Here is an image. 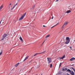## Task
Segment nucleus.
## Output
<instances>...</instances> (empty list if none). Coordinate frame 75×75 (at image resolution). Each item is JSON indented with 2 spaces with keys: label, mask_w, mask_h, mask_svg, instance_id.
<instances>
[{
  "label": "nucleus",
  "mask_w": 75,
  "mask_h": 75,
  "mask_svg": "<svg viewBox=\"0 0 75 75\" xmlns=\"http://www.w3.org/2000/svg\"><path fill=\"white\" fill-rule=\"evenodd\" d=\"M45 52H46V51H45L44 52H43L40 53H41V54H42L43 53H44Z\"/></svg>",
  "instance_id": "obj_30"
},
{
  "label": "nucleus",
  "mask_w": 75,
  "mask_h": 75,
  "mask_svg": "<svg viewBox=\"0 0 75 75\" xmlns=\"http://www.w3.org/2000/svg\"><path fill=\"white\" fill-rule=\"evenodd\" d=\"M11 5V4H9V6H10V5Z\"/></svg>",
  "instance_id": "obj_38"
},
{
  "label": "nucleus",
  "mask_w": 75,
  "mask_h": 75,
  "mask_svg": "<svg viewBox=\"0 0 75 75\" xmlns=\"http://www.w3.org/2000/svg\"><path fill=\"white\" fill-rule=\"evenodd\" d=\"M53 28V27H52L51 28Z\"/></svg>",
  "instance_id": "obj_43"
},
{
  "label": "nucleus",
  "mask_w": 75,
  "mask_h": 75,
  "mask_svg": "<svg viewBox=\"0 0 75 75\" xmlns=\"http://www.w3.org/2000/svg\"><path fill=\"white\" fill-rule=\"evenodd\" d=\"M69 48L70 49V50H72V47H71V46Z\"/></svg>",
  "instance_id": "obj_27"
},
{
  "label": "nucleus",
  "mask_w": 75,
  "mask_h": 75,
  "mask_svg": "<svg viewBox=\"0 0 75 75\" xmlns=\"http://www.w3.org/2000/svg\"><path fill=\"white\" fill-rule=\"evenodd\" d=\"M20 40L21 41V42H23V39H22V38H21V36L20 37Z\"/></svg>",
  "instance_id": "obj_12"
},
{
  "label": "nucleus",
  "mask_w": 75,
  "mask_h": 75,
  "mask_svg": "<svg viewBox=\"0 0 75 75\" xmlns=\"http://www.w3.org/2000/svg\"><path fill=\"white\" fill-rule=\"evenodd\" d=\"M65 71H67V68H65Z\"/></svg>",
  "instance_id": "obj_33"
},
{
  "label": "nucleus",
  "mask_w": 75,
  "mask_h": 75,
  "mask_svg": "<svg viewBox=\"0 0 75 75\" xmlns=\"http://www.w3.org/2000/svg\"><path fill=\"white\" fill-rule=\"evenodd\" d=\"M3 5H2L0 7V11L3 8Z\"/></svg>",
  "instance_id": "obj_10"
},
{
  "label": "nucleus",
  "mask_w": 75,
  "mask_h": 75,
  "mask_svg": "<svg viewBox=\"0 0 75 75\" xmlns=\"http://www.w3.org/2000/svg\"><path fill=\"white\" fill-rule=\"evenodd\" d=\"M35 56V54H34L33 56V57H34Z\"/></svg>",
  "instance_id": "obj_40"
},
{
  "label": "nucleus",
  "mask_w": 75,
  "mask_h": 75,
  "mask_svg": "<svg viewBox=\"0 0 75 75\" xmlns=\"http://www.w3.org/2000/svg\"><path fill=\"white\" fill-rule=\"evenodd\" d=\"M1 54H2V52H1L0 53V55H1Z\"/></svg>",
  "instance_id": "obj_29"
},
{
  "label": "nucleus",
  "mask_w": 75,
  "mask_h": 75,
  "mask_svg": "<svg viewBox=\"0 0 75 75\" xmlns=\"http://www.w3.org/2000/svg\"><path fill=\"white\" fill-rule=\"evenodd\" d=\"M71 10H72V9H71Z\"/></svg>",
  "instance_id": "obj_46"
},
{
  "label": "nucleus",
  "mask_w": 75,
  "mask_h": 75,
  "mask_svg": "<svg viewBox=\"0 0 75 75\" xmlns=\"http://www.w3.org/2000/svg\"><path fill=\"white\" fill-rule=\"evenodd\" d=\"M58 24V23H57V24L56 25H54L52 27H55V26H56V25H57Z\"/></svg>",
  "instance_id": "obj_25"
},
{
  "label": "nucleus",
  "mask_w": 75,
  "mask_h": 75,
  "mask_svg": "<svg viewBox=\"0 0 75 75\" xmlns=\"http://www.w3.org/2000/svg\"><path fill=\"white\" fill-rule=\"evenodd\" d=\"M15 6H16V5H14L13 6V8H12L13 9V8H14V7H15Z\"/></svg>",
  "instance_id": "obj_24"
},
{
  "label": "nucleus",
  "mask_w": 75,
  "mask_h": 75,
  "mask_svg": "<svg viewBox=\"0 0 75 75\" xmlns=\"http://www.w3.org/2000/svg\"><path fill=\"white\" fill-rule=\"evenodd\" d=\"M11 7V6H10V5H9L8 7V8H10V7Z\"/></svg>",
  "instance_id": "obj_28"
},
{
  "label": "nucleus",
  "mask_w": 75,
  "mask_h": 75,
  "mask_svg": "<svg viewBox=\"0 0 75 75\" xmlns=\"http://www.w3.org/2000/svg\"><path fill=\"white\" fill-rule=\"evenodd\" d=\"M58 0H56V1H58Z\"/></svg>",
  "instance_id": "obj_37"
},
{
  "label": "nucleus",
  "mask_w": 75,
  "mask_h": 75,
  "mask_svg": "<svg viewBox=\"0 0 75 75\" xmlns=\"http://www.w3.org/2000/svg\"><path fill=\"white\" fill-rule=\"evenodd\" d=\"M67 75H70V74H67Z\"/></svg>",
  "instance_id": "obj_41"
},
{
  "label": "nucleus",
  "mask_w": 75,
  "mask_h": 75,
  "mask_svg": "<svg viewBox=\"0 0 75 75\" xmlns=\"http://www.w3.org/2000/svg\"><path fill=\"white\" fill-rule=\"evenodd\" d=\"M34 67H33L32 68H31V71H33V70H34Z\"/></svg>",
  "instance_id": "obj_17"
},
{
  "label": "nucleus",
  "mask_w": 75,
  "mask_h": 75,
  "mask_svg": "<svg viewBox=\"0 0 75 75\" xmlns=\"http://www.w3.org/2000/svg\"><path fill=\"white\" fill-rule=\"evenodd\" d=\"M69 8V7H68V8Z\"/></svg>",
  "instance_id": "obj_45"
},
{
  "label": "nucleus",
  "mask_w": 75,
  "mask_h": 75,
  "mask_svg": "<svg viewBox=\"0 0 75 75\" xmlns=\"http://www.w3.org/2000/svg\"><path fill=\"white\" fill-rule=\"evenodd\" d=\"M20 40L21 41V42H23V39H22V38H21V36L20 37Z\"/></svg>",
  "instance_id": "obj_11"
},
{
  "label": "nucleus",
  "mask_w": 75,
  "mask_h": 75,
  "mask_svg": "<svg viewBox=\"0 0 75 75\" xmlns=\"http://www.w3.org/2000/svg\"><path fill=\"white\" fill-rule=\"evenodd\" d=\"M18 65H19V63H17V64H16L15 65V66L16 67H17V66H18Z\"/></svg>",
  "instance_id": "obj_16"
},
{
  "label": "nucleus",
  "mask_w": 75,
  "mask_h": 75,
  "mask_svg": "<svg viewBox=\"0 0 75 75\" xmlns=\"http://www.w3.org/2000/svg\"><path fill=\"white\" fill-rule=\"evenodd\" d=\"M4 38H2L0 40V41H3V40H4Z\"/></svg>",
  "instance_id": "obj_20"
},
{
  "label": "nucleus",
  "mask_w": 75,
  "mask_h": 75,
  "mask_svg": "<svg viewBox=\"0 0 75 75\" xmlns=\"http://www.w3.org/2000/svg\"><path fill=\"white\" fill-rule=\"evenodd\" d=\"M7 37V34L5 33L4 35H3L2 36L3 38H5L6 37Z\"/></svg>",
  "instance_id": "obj_5"
},
{
  "label": "nucleus",
  "mask_w": 75,
  "mask_h": 75,
  "mask_svg": "<svg viewBox=\"0 0 75 75\" xmlns=\"http://www.w3.org/2000/svg\"><path fill=\"white\" fill-rule=\"evenodd\" d=\"M54 18V17L52 16V19H53V18Z\"/></svg>",
  "instance_id": "obj_36"
},
{
  "label": "nucleus",
  "mask_w": 75,
  "mask_h": 75,
  "mask_svg": "<svg viewBox=\"0 0 75 75\" xmlns=\"http://www.w3.org/2000/svg\"><path fill=\"white\" fill-rule=\"evenodd\" d=\"M65 57V55H64L62 57V59H63Z\"/></svg>",
  "instance_id": "obj_15"
},
{
  "label": "nucleus",
  "mask_w": 75,
  "mask_h": 75,
  "mask_svg": "<svg viewBox=\"0 0 75 75\" xmlns=\"http://www.w3.org/2000/svg\"><path fill=\"white\" fill-rule=\"evenodd\" d=\"M47 62L48 64H50V63H51V62H52V60H51V58L50 57H47Z\"/></svg>",
  "instance_id": "obj_2"
},
{
  "label": "nucleus",
  "mask_w": 75,
  "mask_h": 75,
  "mask_svg": "<svg viewBox=\"0 0 75 75\" xmlns=\"http://www.w3.org/2000/svg\"><path fill=\"white\" fill-rule=\"evenodd\" d=\"M35 5L33 6L32 7V8L34 9V8H35Z\"/></svg>",
  "instance_id": "obj_21"
},
{
  "label": "nucleus",
  "mask_w": 75,
  "mask_h": 75,
  "mask_svg": "<svg viewBox=\"0 0 75 75\" xmlns=\"http://www.w3.org/2000/svg\"><path fill=\"white\" fill-rule=\"evenodd\" d=\"M70 68L71 69H72L74 71V72H75V69H74V68L73 67H70Z\"/></svg>",
  "instance_id": "obj_14"
},
{
  "label": "nucleus",
  "mask_w": 75,
  "mask_h": 75,
  "mask_svg": "<svg viewBox=\"0 0 75 75\" xmlns=\"http://www.w3.org/2000/svg\"><path fill=\"white\" fill-rule=\"evenodd\" d=\"M74 42H75V40L74 41Z\"/></svg>",
  "instance_id": "obj_44"
},
{
  "label": "nucleus",
  "mask_w": 75,
  "mask_h": 75,
  "mask_svg": "<svg viewBox=\"0 0 75 75\" xmlns=\"http://www.w3.org/2000/svg\"><path fill=\"white\" fill-rule=\"evenodd\" d=\"M71 10H69L67 11L65 13H67V14H68V13H71Z\"/></svg>",
  "instance_id": "obj_8"
},
{
  "label": "nucleus",
  "mask_w": 75,
  "mask_h": 75,
  "mask_svg": "<svg viewBox=\"0 0 75 75\" xmlns=\"http://www.w3.org/2000/svg\"><path fill=\"white\" fill-rule=\"evenodd\" d=\"M70 74H71L72 75H75V74L73 71H72L71 73Z\"/></svg>",
  "instance_id": "obj_9"
},
{
  "label": "nucleus",
  "mask_w": 75,
  "mask_h": 75,
  "mask_svg": "<svg viewBox=\"0 0 75 75\" xmlns=\"http://www.w3.org/2000/svg\"><path fill=\"white\" fill-rule=\"evenodd\" d=\"M17 4H18V3H17L16 5H14L16 6H17Z\"/></svg>",
  "instance_id": "obj_34"
},
{
  "label": "nucleus",
  "mask_w": 75,
  "mask_h": 75,
  "mask_svg": "<svg viewBox=\"0 0 75 75\" xmlns=\"http://www.w3.org/2000/svg\"><path fill=\"white\" fill-rule=\"evenodd\" d=\"M43 27H46V26H45V25H43Z\"/></svg>",
  "instance_id": "obj_35"
},
{
  "label": "nucleus",
  "mask_w": 75,
  "mask_h": 75,
  "mask_svg": "<svg viewBox=\"0 0 75 75\" xmlns=\"http://www.w3.org/2000/svg\"><path fill=\"white\" fill-rule=\"evenodd\" d=\"M44 44V43L43 42L42 43V44Z\"/></svg>",
  "instance_id": "obj_39"
},
{
  "label": "nucleus",
  "mask_w": 75,
  "mask_h": 75,
  "mask_svg": "<svg viewBox=\"0 0 75 75\" xmlns=\"http://www.w3.org/2000/svg\"><path fill=\"white\" fill-rule=\"evenodd\" d=\"M67 71L68 72H70L71 73L72 71H71V70L69 69H68L67 70Z\"/></svg>",
  "instance_id": "obj_13"
},
{
  "label": "nucleus",
  "mask_w": 75,
  "mask_h": 75,
  "mask_svg": "<svg viewBox=\"0 0 75 75\" xmlns=\"http://www.w3.org/2000/svg\"><path fill=\"white\" fill-rule=\"evenodd\" d=\"M70 61H74V60H75V58L74 57H72L71 58V59L70 60Z\"/></svg>",
  "instance_id": "obj_7"
},
{
  "label": "nucleus",
  "mask_w": 75,
  "mask_h": 75,
  "mask_svg": "<svg viewBox=\"0 0 75 75\" xmlns=\"http://www.w3.org/2000/svg\"><path fill=\"white\" fill-rule=\"evenodd\" d=\"M1 21L2 22V23H3L4 22V21H3L2 20H1V21L0 22V24H1Z\"/></svg>",
  "instance_id": "obj_18"
},
{
  "label": "nucleus",
  "mask_w": 75,
  "mask_h": 75,
  "mask_svg": "<svg viewBox=\"0 0 75 75\" xmlns=\"http://www.w3.org/2000/svg\"><path fill=\"white\" fill-rule=\"evenodd\" d=\"M61 65V63H60L59 65V67H60Z\"/></svg>",
  "instance_id": "obj_32"
},
{
  "label": "nucleus",
  "mask_w": 75,
  "mask_h": 75,
  "mask_svg": "<svg viewBox=\"0 0 75 75\" xmlns=\"http://www.w3.org/2000/svg\"><path fill=\"white\" fill-rule=\"evenodd\" d=\"M66 42H65L66 44H68L69 43V41H70V38L69 37L66 38Z\"/></svg>",
  "instance_id": "obj_1"
},
{
  "label": "nucleus",
  "mask_w": 75,
  "mask_h": 75,
  "mask_svg": "<svg viewBox=\"0 0 75 75\" xmlns=\"http://www.w3.org/2000/svg\"><path fill=\"white\" fill-rule=\"evenodd\" d=\"M62 71H65V69H62Z\"/></svg>",
  "instance_id": "obj_31"
},
{
  "label": "nucleus",
  "mask_w": 75,
  "mask_h": 75,
  "mask_svg": "<svg viewBox=\"0 0 75 75\" xmlns=\"http://www.w3.org/2000/svg\"><path fill=\"white\" fill-rule=\"evenodd\" d=\"M59 59H62V57H59L58 58Z\"/></svg>",
  "instance_id": "obj_26"
},
{
  "label": "nucleus",
  "mask_w": 75,
  "mask_h": 75,
  "mask_svg": "<svg viewBox=\"0 0 75 75\" xmlns=\"http://www.w3.org/2000/svg\"><path fill=\"white\" fill-rule=\"evenodd\" d=\"M45 40L44 41V42H43L44 43V42H45Z\"/></svg>",
  "instance_id": "obj_42"
},
{
  "label": "nucleus",
  "mask_w": 75,
  "mask_h": 75,
  "mask_svg": "<svg viewBox=\"0 0 75 75\" xmlns=\"http://www.w3.org/2000/svg\"><path fill=\"white\" fill-rule=\"evenodd\" d=\"M50 36V35H47L46 36V38H48V37H49Z\"/></svg>",
  "instance_id": "obj_19"
},
{
  "label": "nucleus",
  "mask_w": 75,
  "mask_h": 75,
  "mask_svg": "<svg viewBox=\"0 0 75 75\" xmlns=\"http://www.w3.org/2000/svg\"><path fill=\"white\" fill-rule=\"evenodd\" d=\"M41 53H36V54H35V56H36V55H37V54H41Z\"/></svg>",
  "instance_id": "obj_22"
},
{
  "label": "nucleus",
  "mask_w": 75,
  "mask_h": 75,
  "mask_svg": "<svg viewBox=\"0 0 75 75\" xmlns=\"http://www.w3.org/2000/svg\"><path fill=\"white\" fill-rule=\"evenodd\" d=\"M28 58V56H26V57L24 59V60H23V62L25 61H26V60H27V59Z\"/></svg>",
  "instance_id": "obj_6"
},
{
  "label": "nucleus",
  "mask_w": 75,
  "mask_h": 75,
  "mask_svg": "<svg viewBox=\"0 0 75 75\" xmlns=\"http://www.w3.org/2000/svg\"><path fill=\"white\" fill-rule=\"evenodd\" d=\"M69 23V22H68L67 21V22H65L64 24V25L62 26V28L64 27V26L66 25H67Z\"/></svg>",
  "instance_id": "obj_4"
},
{
  "label": "nucleus",
  "mask_w": 75,
  "mask_h": 75,
  "mask_svg": "<svg viewBox=\"0 0 75 75\" xmlns=\"http://www.w3.org/2000/svg\"><path fill=\"white\" fill-rule=\"evenodd\" d=\"M41 75H42V74H41Z\"/></svg>",
  "instance_id": "obj_47"
},
{
  "label": "nucleus",
  "mask_w": 75,
  "mask_h": 75,
  "mask_svg": "<svg viewBox=\"0 0 75 75\" xmlns=\"http://www.w3.org/2000/svg\"><path fill=\"white\" fill-rule=\"evenodd\" d=\"M50 68H52V64H50Z\"/></svg>",
  "instance_id": "obj_23"
},
{
  "label": "nucleus",
  "mask_w": 75,
  "mask_h": 75,
  "mask_svg": "<svg viewBox=\"0 0 75 75\" xmlns=\"http://www.w3.org/2000/svg\"><path fill=\"white\" fill-rule=\"evenodd\" d=\"M25 15H26V13H25V14L22 15L21 17L19 19V20H23L24 18V17L25 16Z\"/></svg>",
  "instance_id": "obj_3"
}]
</instances>
